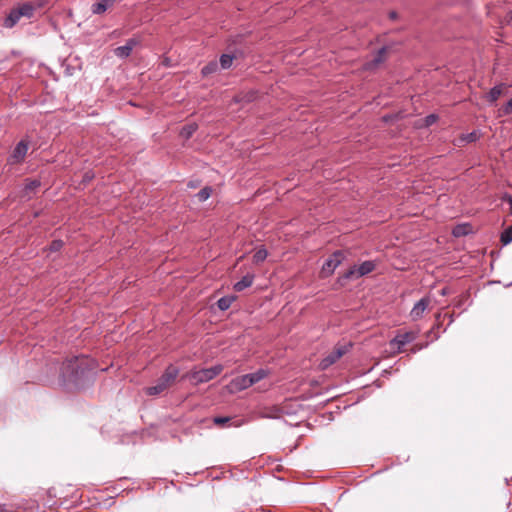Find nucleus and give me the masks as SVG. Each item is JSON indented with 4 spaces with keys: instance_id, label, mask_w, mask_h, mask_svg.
Here are the masks:
<instances>
[{
    "instance_id": "1",
    "label": "nucleus",
    "mask_w": 512,
    "mask_h": 512,
    "mask_svg": "<svg viewBox=\"0 0 512 512\" xmlns=\"http://www.w3.org/2000/svg\"><path fill=\"white\" fill-rule=\"evenodd\" d=\"M178 374L179 369L173 365H169L158 379L156 385L145 388V393L150 396L159 395L175 381Z\"/></svg>"
},
{
    "instance_id": "2",
    "label": "nucleus",
    "mask_w": 512,
    "mask_h": 512,
    "mask_svg": "<svg viewBox=\"0 0 512 512\" xmlns=\"http://www.w3.org/2000/svg\"><path fill=\"white\" fill-rule=\"evenodd\" d=\"M90 369H92L90 366V360L85 356H79L68 359L63 363L62 366L63 375H69L72 377L84 375L86 370Z\"/></svg>"
},
{
    "instance_id": "3",
    "label": "nucleus",
    "mask_w": 512,
    "mask_h": 512,
    "mask_svg": "<svg viewBox=\"0 0 512 512\" xmlns=\"http://www.w3.org/2000/svg\"><path fill=\"white\" fill-rule=\"evenodd\" d=\"M35 12V7L31 3H22L18 7L13 8L7 17L4 20V27L12 28L14 27L22 17H26L30 19L33 17Z\"/></svg>"
},
{
    "instance_id": "4",
    "label": "nucleus",
    "mask_w": 512,
    "mask_h": 512,
    "mask_svg": "<svg viewBox=\"0 0 512 512\" xmlns=\"http://www.w3.org/2000/svg\"><path fill=\"white\" fill-rule=\"evenodd\" d=\"M223 370V366L218 364L210 368L193 370L189 373L188 377L193 384L198 385L208 382L218 376Z\"/></svg>"
},
{
    "instance_id": "5",
    "label": "nucleus",
    "mask_w": 512,
    "mask_h": 512,
    "mask_svg": "<svg viewBox=\"0 0 512 512\" xmlns=\"http://www.w3.org/2000/svg\"><path fill=\"white\" fill-rule=\"evenodd\" d=\"M418 337L417 331H407L405 333H398L390 342L389 345L392 348L396 349V352L400 353L403 350V347Z\"/></svg>"
},
{
    "instance_id": "6",
    "label": "nucleus",
    "mask_w": 512,
    "mask_h": 512,
    "mask_svg": "<svg viewBox=\"0 0 512 512\" xmlns=\"http://www.w3.org/2000/svg\"><path fill=\"white\" fill-rule=\"evenodd\" d=\"M376 267V264L373 261H364L359 266H353L350 268L345 274V279L350 278H359L371 273Z\"/></svg>"
},
{
    "instance_id": "7",
    "label": "nucleus",
    "mask_w": 512,
    "mask_h": 512,
    "mask_svg": "<svg viewBox=\"0 0 512 512\" xmlns=\"http://www.w3.org/2000/svg\"><path fill=\"white\" fill-rule=\"evenodd\" d=\"M344 260V254L342 251H335L322 265V273L325 276H330L334 273L336 268Z\"/></svg>"
},
{
    "instance_id": "8",
    "label": "nucleus",
    "mask_w": 512,
    "mask_h": 512,
    "mask_svg": "<svg viewBox=\"0 0 512 512\" xmlns=\"http://www.w3.org/2000/svg\"><path fill=\"white\" fill-rule=\"evenodd\" d=\"M346 346L336 347L330 354L324 357L320 362L321 369H327L329 366L334 364L337 360H339L346 352Z\"/></svg>"
},
{
    "instance_id": "9",
    "label": "nucleus",
    "mask_w": 512,
    "mask_h": 512,
    "mask_svg": "<svg viewBox=\"0 0 512 512\" xmlns=\"http://www.w3.org/2000/svg\"><path fill=\"white\" fill-rule=\"evenodd\" d=\"M430 302L431 300L429 297H423L418 302H416L410 311L411 319L414 321L421 319L424 312L429 307Z\"/></svg>"
},
{
    "instance_id": "10",
    "label": "nucleus",
    "mask_w": 512,
    "mask_h": 512,
    "mask_svg": "<svg viewBox=\"0 0 512 512\" xmlns=\"http://www.w3.org/2000/svg\"><path fill=\"white\" fill-rule=\"evenodd\" d=\"M28 151V142L21 140L14 148L12 154L9 157L11 164L20 163L24 160Z\"/></svg>"
},
{
    "instance_id": "11",
    "label": "nucleus",
    "mask_w": 512,
    "mask_h": 512,
    "mask_svg": "<svg viewBox=\"0 0 512 512\" xmlns=\"http://www.w3.org/2000/svg\"><path fill=\"white\" fill-rule=\"evenodd\" d=\"M251 387L248 382V376L242 375L231 380L228 385L230 392H240Z\"/></svg>"
},
{
    "instance_id": "12",
    "label": "nucleus",
    "mask_w": 512,
    "mask_h": 512,
    "mask_svg": "<svg viewBox=\"0 0 512 512\" xmlns=\"http://www.w3.org/2000/svg\"><path fill=\"white\" fill-rule=\"evenodd\" d=\"M117 0H100L97 3H94L91 7V11L93 14L101 15L105 13L110 7H112Z\"/></svg>"
},
{
    "instance_id": "13",
    "label": "nucleus",
    "mask_w": 512,
    "mask_h": 512,
    "mask_svg": "<svg viewBox=\"0 0 512 512\" xmlns=\"http://www.w3.org/2000/svg\"><path fill=\"white\" fill-rule=\"evenodd\" d=\"M135 45H137V40L129 39L125 45L115 49V54L120 58H126L131 54Z\"/></svg>"
},
{
    "instance_id": "14",
    "label": "nucleus",
    "mask_w": 512,
    "mask_h": 512,
    "mask_svg": "<svg viewBox=\"0 0 512 512\" xmlns=\"http://www.w3.org/2000/svg\"><path fill=\"white\" fill-rule=\"evenodd\" d=\"M254 274H251V273H248L246 274L245 276L242 277L241 280H239L238 282H236L233 286L234 290L235 291H243L244 289L250 287L252 284H253V281H254Z\"/></svg>"
},
{
    "instance_id": "15",
    "label": "nucleus",
    "mask_w": 512,
    "mask_h": 512,
    "mask_svg": "<svg viewBox=\"0 0 512 512\" xmlns=\"http://www.w3.org/2000/svg\"><path fill=\"white\" fill-rule=\"evenodd\" d=\"M245 375L248 376V382L250 386H252L261 381L262 379H264L267 376V371L264 369H259L254 373H249Z\"/></svg>"
},
{
    "instance_id": "16",
    "label": "nucleus",
    "mask_w": 512,
    "mask_h": 512,
    "mask_svg": "<svg viewBox=\"0 0 512 512\" xmlns=\"http://www.w3.org/2000/svg\"><path fill=\"white\" fill-rule=\"evenodd\" d=\"M504 84L496 85L492 87L487 95L488 100L493 103L495 102L503 92Z\"/></svg>"
},
{
    "instance_id": "17",
    "label": "nucleus",
    "mask_w": 512,
    "mask_h": 512,
    "mask_svg": "<svg viewBox=\"0 0 512 512\" xmlns=\"http://www.w3.org/2000/svg\"><path fill=\"white\" fill-rule=\"evenodd\" d=\"M197 128H198V126L196 123H190L188 125H185L181 129L180 135L184 139H189L196 132Z\"/></svg>"
},
{
    "instance_id": "18",
    "label": "nucleus",
    "mask_w": 512,
    "mask_h": 512,
    "mask_svg": "<svg viewBox=\"0 0 512 512\" xmlns=\"http://www.w3.org/2000/svg\"><path fill=\"white\" fill-rule=\"evenodd\" d=\"M235 300V297L234 296H224V297H221L218 301H217V306L220 310L222 311H225L227 309L230 308V306L232 305V303L234 302Z\"/></svg>"
},
{
    "instance_id": "19",
    "label": "nucleus",
    "mask_w": 512,
    "mask_h": 512,
    "mask_svg": "<svg viewBox=\"0 0 512 512\" xmlns=\"http://www.w3.org/2000/svg\"><path fill=\"white\" fill-rule=\"evenodd\" d=\"M268 256V252L265 247H259L253 255V262L255 264L262 263Z\"/></svg>"
},
{
    "instance_id": "20",
    "label": "nucleus",
    "mask_w": 512,
    "mask_h": 512,
    "mask_svg": "<svg viewBox=\"0 0 512 512\" xmlns=\"http://www.w3.org/2000/svg\"><path fill=\"white\" fill-rule=\"evenodd\" d=\"M219 65L216 61H212L201 69V74L205 77L218 71Z\"/></svg>"
},
{
    "instance_id": "21",
    "label": "nucleus",
    "mask_w": 512,
    "mask_h": 512,
    "mask_svg": "<svg viewBox=\"0 0 512 512\" xmlns=\"http://www.w3.org/2000/svg\"><path fill=\"white\" fill-rule=\"evenodd\" d=\"M234 55L231 54H222L220 56V66L222 69H228L232 66Z\"/></svg>"
},
{
    "instance_id": "22",
    "label": "nucleus",
    "mask_w": 512,
    "mask_h": 512,
    "mask_svg": "<svg viewBox=\"0 0 512 512\" xmlns=\"http://www.w3.org/2000/svg\"><path fill=\"white\" fill-rule=\"evenodd\" d=\"M503 245H508L512 242V225L507 227L501 234L500 238Z\"/></svg>"
},
{
    "instance_id": "23",
    "label": "nucleus",
    "mask_w": 512,
    "mask_h": 512,
    "mask_svg": "<svg viewBox=\"0 0 512 512\" xmlns=\"http://www.w3.org/2000/svg\"><path fill=\"white\" fill-rule=\"evenodd\" d=\"M212 194V188L209 187V186H206L204 188H202L198 193H197V198L199 201L203 202V201H206Z\"/></svg>"
},
{
    "instance_id": "24",
    "label": "nucleus",
    "mask_w": 512,
    "mask_h": 512,
    "mask_svg": "<svg viewBox=\"0 0 512 512\" xmlns=\"http://www.w3.org/2000/svg\"><path fill=\"white\" fill-rule=\"evenodd\" d=\"M479 138V133L477 131H472L468 134L462 135L460 140L463 142H475Z\"/></svg>"
},
{
    "instance_id": "25",
    "label": "nucleus",
    "mask_w": 512,
    "mask_h": 512,
    "mask_svg": "<svg viewBox=\"0 0 512 512\" xmlns=\"http://www.w3.org/2000/svg\"><path fill=\"white\" fill-rule=\"evenodd\" d=\"M385 53H386V48L385 47H382L381 49H379L378 52H377V55L375 56V58L373 60V64L374 65H378L381 62H383L384 61V57H385Z\"/></svg>"
},
{
    "instance_id": "26",
    "label": "nucleus",
    "mask_w": 512,
    "mask_h": 512,
    "mask_svg": "<svg viewBox=\"0 0 512 512\" xmlns=\"http://www.w3.org/2000/svg\"><path fill=\"white\" fill-rule=\"evenodd\" d=\"M40 186V181L33 180L25 185V192L28 194L30 191H33L34 189L38 188Z\"/></svg>"
},
{
    "instance_id": "27",
    "label": "nucleus",
    "mask_w": 512,
    "mask_h": 512,
    "mask_svg": "<svg viewBox=\"0 0 512 512\" xmlns=\"http://www.w3.org/2000/svg\"><path fill=\"white\" fill-rule=\"evenodd\" d=\"M62 245H63V242H62L61 240H54V241L51 243V245H50V247H49V250H50L51 252L59 251V250L61 249Z\"/></svg>"
},
{
    "instance_id": "28",
    "label": "nucleus",
    "mask_w": 512,
    "mask_h": 512,
    "mask_svg": "<svg viewBox=\"0 0 512 512\" xmlns=\"http://www.w3.org/2000/svg\"><path fill=\"white\" fill-rule=\"evenodd\" d=\"M504 115H509L512 113V99H510L502 108Z\"/></svg>"
},
{
    "instance_id": "29",
    "label": "nucleus",
    "mask_w": 512,
    "mask_h": 512,
    "mask_svg": "<svg viewBox=\"0 0 512 512\" xmlns=\"http://www.w3.org/2000/svg\"><path fill=\"white\" fill-rule=\"evenodd\" d=\"M437 118L438 117L435 114H430V115L426 116L425 120H424L425 121V125L426 126L432 125L433 123L436 122Z\"/></svg>"
},
{
    "instance_id": "30",
    "label": "nucleus",
    "mask_w": 512,
    "mask_h": 512,
    "mask_svg": "<svg viewBox=\"0 0 512 512\" xmlns=\"http://www.w3.org/2000/svg\"><path fill=\"white\" fill-rule=\"evenodd\" d=\"M466 234V231L464 230V227L462 226H457L453 229V235L454 236H461V235H464Z\"/></svg>"
},
{
    "instance_id": "31",
    "label": "nucleus",
    "mask_w": 512,
    "mask_h": 512,
    "mask_svg": "<svg viewBox=\"0 0 512 512\" xmlns=\"http://www.w3.org/2000/svg\"><path fill=\"white\" fill-rule=\"evenodd\" d=\"M228 421H229V418H228V417H216V418L214 419V423H215V424H224V423H226V422H228Z\"/></svg>"
},
{
    "instance_id": "32",
    "label": "nucleus",
    "mask_w": 512,
    "mask_h": 512,
    "mask_svg": "<svg viewBox=\"0 0 512 512\" xmlns=\"http://www.w3.org/2000/svg\"><path fill=\"white\" fill-rule=\"evenodd\" d=\"M503 200L506 201L509 204L510 209L512 210V196L508 195V194H505L503 196Z\"/></svg>"
},
{
    "instance_id": "33",
    "label": "nucleus",
    "mask_w": 512,
    "mask_h": 512,
    "mask_svg": "<svg viewBox=\"0 0 512 512\" xmlns=\"http://www.w3.org/2000/svg\"><path fill=\"white\" fill-rule=\"evenodd\" d=\"M0 512H8L5 504H0Z\"/></svg>"
},
{
    "instance_id": "34",
    "label": "nucleus",
    "mask_w": 512,
    "mask_h": 512,
    "mask_svg": "<svg viewBox=\"0 0 512 512\" xmlns=\"http://www.w3.org/2000/svg\"><path fill=\"white\" fill-rule=\"evenodd\" d=\"M420 349H422V346H419V347H418V346H415V347L412 349V351H413V352H416V351H418V350H420Z\"/></svg>"
},
{
    "instance_id": "35",
    "label": "nucleus",
    "mask_w": 512,
    "mask_h": 512,
    "mask_svg": "<svg viewBox=\"0 0 512 512\" xmlns=\"http://www.w3.org/2000/svg\"><path fill=\"white\" fill-rule=\"evenodd\" d=\"M396 16H397V15H396V13H395V12H391V13H390V17H391L392 19L396 18Z\"/></svg>"
},
{
    "instance_id": "36",
    "label": "nucleus",
    "mask_w": 512,
    "mask_h": 512,
    "mask_svg": "<svg viewBox=\"0 0 512 512\" xmlns=\"http://www.w3.org/2000/svg\"><path fill=\"white\" fill-rule=\"evenodd\" d=\"M189 186L192 188L196 187L195 183H192V182L189 183Z\"/></svg>"
},
{
    "instance_id": "37",
    "label": "nucleus",
    "mask_w": 512,
    "mask_h": 512,
    "mask_svg": "<svg viewBox=\"0 0 512 512\" xmlns=\"http://www.w3.org/2000/svg\"><path fill=\"white\" fill-rule=\"evenodd\" d=\"M510 15V21H512V11L509 13Z\"/></svg>"
}]
</instances>
